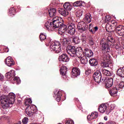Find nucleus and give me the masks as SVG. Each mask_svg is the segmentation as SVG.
<instances>
[{
    "instance_id": "obj_1",
    "label": "nucleus",
    "mask_w": 124,
    "mask_h": 124,
    "mask_svg": "<svg viewBox=\"0 0 124 124\" xmlns=\"http://www.w3.org/2000/svg\"><path fill=\"white\" fill-rule=\"evenodd\" d=\"M62 18L55 16L46 21L45 24V29L48 31H54L55 29H58L59 34H62L67 31V26L63 24Z\"/></svg>"
},
{
    "instance_id": "obj_2",
    "label": "nucleus",
    "mask_w": 124,
    "mask_h": 124,
    "mask_svg": "<svg viewBox=\"0 0 124 124\" xmlns=\"http://www.w3.org/2000/svg\"><path fill=\"white\" fill-rule=\"evenodd\" d=\"M0 101L4 109H7L12 105L15 101V94L13 93H9L8 95H2L0 97Z\"/></svg>"
},
{
    "instance_id": "obj_3",
    "label": "nucleus",
    "mask_w": 124,
    "mask_h": 124,
    "mask_svg": "<svg viewBox=\"0 0 124 124\" xmlns=\"http://www.w3.org/2000/svg\"><path fill=\"white\" fill-rule=\"evenodd\" d=\"M115 42L114 38L111 36H108L107 39V42H104L103 40L101 41L100 47L102 51H107V53L110 51L109 45H113Z\"/></svg>"
},
{
    "instance_id": "obj_4",
    "label": "nucleus",
    "mask_w": 124,
    "mask_h": 124,
    "mask_svg": "<svg viewBox=\"0 0 124 124\" xmlns=\"http://www.w3.org/2000/svg\"><path fill=\"white\" fill-rule=\"evenodd\" d=\"M62 45L59 41L52 42L50 46V49L51 51H55L56 53L59 54L62 52V48L61 47Z\"/></svg>"
},
{
    "instance_id": "obj_5",
    "label": "nucleus",
    "mask_w": 124,
    "mask_h": 124,
    "mask_svg": "<svg viewBox=\"0 0 124 124\" xmlns=\"http://www.w3.org/2000/svg\"><path fill=\"white\" fill-rule=\"evenodd\" d=\"M16 74L15 73V71L12 70L10 72H7L5 74V77L7 79H10V80H12L14 78V80L16 82L17 84H20L21 83V80L19 77H15Z\"/></svg>"
},
{
    "instance_id": "obj_6",
    "label": "nucleus",
    "mask_w": 124,
    "mask_h": 124,
    "mask_svg": "<svg viewBox=\"0 0 124 124\" xmlns=\"http://www.w3.org/2000/svg\"><path fill=\"white\" fill-rule=\"evenodd\" d=\"M124 87V82H121L120 84L116 86V87L113 88L109 91V93L111 96H115L118 93V91L119 89H123Z\"/></svg>"
},
{
    "instance_id": "obj_7",
    "label": "nucleus",
    "mask_w": 124,
    "mask_h": 124,
    "mask_svg": "<svg viewBox=\"0 0 124 124\" xmlns=\"http://www.w3.org/2000/svg\"><path fill=\"white\" fill-rule=\"evenodd\" d=\"M77 48L75 46H68L66 48L67 52L71 57H76Z\"/></svg>"
},
{
    "instance_id": "obj_8",
    "label": "nucleus",
    "mask_w": 124,
    "mask_h": 124,
    "mask_svg": "<svg viewBox=\"0 0 124 124\" xmlns=\"http://www.w3.org/2000/svg\"><path fill=\"white\" fill-rule=\"evenodd\" d=\"M102 76L101 73L100 71L97 70L94 74H93V78L96 83L99 84L102 81H103V79H101Z\"/></svg>"
},
{
    "instance_id": "obj_9",
    "label": "nucleus",
    "mask_w": 124,
    "mask_h": 124,
    "mask_svg": "<svg viewBox=\"0 0 124 124\" xmlns=\"http://www.w3.org/2000/svg\"><path fill=\"white\" fill-rule=\"evenodd\" d=\"M103 62L101 63V66L105 67H109V57L107 54L103 55Z\"/></svg>"
},
{
    "instance_id": "obj_10",
    "label": "nucleus",
    "mask_w": 124,
    "mask_h": 124,
    "mask_svg": "<svg viewBox=\"0 0 124 124\" xmlns=\"http://www.w3.org/2000/svg\"><path fill=\"white\" fill-rule=\"evenodd\" d=\"M88 29V25L85 24L84 22L81 21L78 22V30L80 32L85 31Z\"/></svg>"
},
{
    "instance_id": "obj_11",
    "label": "nucleus",
    "mask_w": 124,
    "mask_h": 124,
    "mask_svg": "<svg viewBox=\"0 0 124 124\" xmlns=\"http://www.w3.org/2000/svg\"><path fill=\"white\" fill-rule=\"evenodd\" d=\"M75 24L71 23L68 26V30L67 31V33L71 35H73L75 33Z\"/></svg>"
},
{
    "instance_id": "obj_12",
    "label": "nucleus",
    "mask_w": 124,
    "mask_h": 124,
    "mask_svg": "<svg viewBox=\"0 0 124 124\" xmlns=\"http://www.w3.org/2000/svg\"><path fill=\"white\" fill-rule=\"evenodd\" d=\"M25 113L28 117H32V115H33V106H28L25 109Z\"/></svg>"
},
{
    "instance_id": "obj_13",
    "label": "nucleus",
    "mask_w": 124,
    "mask_h": 124,
    "mask_svg": "<svg viewBox=\"0 0 124 124\" xmlns=\"http://www.w3.org/2000/svg\"><path fill=\"white\" fill-rule=\"evenodd\" d=\"M5 63L8 66H13L15 64V62L11 57H9L6 59Z\"/></svg>"
},
{
    "instance_id": "obj_14",
    "label": "nucleus",
    "mask_w": 124,
    "mask_h": 124,
    "mask_svg": "<svg viewBox=\"0 0 124 124\" xmlns=\"http://www.w3.org/2000/svg\"><path fill=\"white\" fill-rule=\"evenodd\" d=\"M84 52H83V49L82 47H77L76 50V56L78 58H81V57H84L85 56Z\"/></svg>"
},
{
    "instance_id": "obj_15",
    "label": "nucleus",
    "mask_w": 124,
    "mask_h": 124,
    "mask_svg": "<svg viewBox=\"0 0 124 124\" xmlns=\"http://www.w3.org/2000/svg\"><path fill=\"white\" fill-rule=\"evenodd\" d=\"M98 117V113L96 111H94L91 113V115L87 116V119L88 121H92V120H94Z\"/></svg>"
},
{
    "instance_id": "obj_16",
    "label": "nucleus",
    "mask_w": 124,
    "mask_h": 124,
    "mask_svg": "<svg viewBox=\"0 0 124 124\" xmlns=\"http://www.w3.org/2000/svg\"><path fill=\"white\" fill-rule=\"evenodd\" d=\"M58 11L60 14L62 15V16H64V17L67 16L69 14V12L66 10L64 8H59Z\"/></svg>"
},
{
    "instance_id": "obj_17",
    "label": "nucleus",
    "mask_w": 124,
    "mask_h": 124,
    "mask_svg": "<svg viewBox=\"0 0 124 124\" xmlns=\"http://www.w3.org/2000/svg\"><path fill=\"white\" fill-rule=\"evenodd\" d=\"M60 62H65L69 61V59L66 54H63L60 56L59 58Z\"/></svg>"
},
{
    "instance_id": "obj_18",
    "label": "nucleus",
    "mask_w": 124,
    "mask_h": 124,
    "mask_svg": "<svg viewBox=\"0 0 124 124\" xmlns=\"http://www.w3.org/2000/svg\"><path fill=\"white\" fill-rule=\"evenodd\" d=\"M71 74V75H73V76L77 77V76H78V75H80V70L78 68H76V67L74 68L72 70V72Z\"/></svg>"
},
{
    "instance_id": "obj_19",
    "label": "nucleus",
    "mask_w": 124,
    "mask_h": 124,
    "mask_svg": "<svg viewBox=\"0 0 124 124\" xmlns=\"http://www.w3.org/2000/svg\"><path fill=\"white\" fill-rule=\"evenodd\" d=\"M84 53L85 54V57H87V58H91L93 56V52L88 48L84 49Z\"/></svg>"
},
{
    "instance_id": "obj_20",
    "label": "nucleus",
    "mask_w": 124,
    "mask_h": 124,
    "mask_svg": "<svg viewBox=\"0 0 124 124\" xmlns=\"http://www.w3.org/2000/svg\"><path fill=\"white\" fill-rule=\"evenodd\" d=\"M107 109V106L106 104H101L98 108V110L100 113H104Z\"/></svg>"
},
{
    "instance_id": "obj_21",
    "label": "nucleus",
    "mask_w": 124,
    "mask_h": 124,
    "mask_svg": "<svg viewBox=\"0 0 124 124\" xmlns=\"http://www.w3.org/2000/svg\"><path fill=\"white\" fill-rule=\"evenodd\" d=\"M117 75L120 77L124 78V67L120 68L117 70Z\"/></svg>"
},
{
    "instance_id": "obj_22",
    "label": "nucleus",
    "mask_w": 124,
    "mask_h": 124,
    "mask_svg": "<svg viewBox=\"0 0 124 124\" xmlns=\"http://www.w3.org/2000/svg\"><path fill=\"white\" fill-rule=\"evenodd\" d=\"M113 82L112 78H108L106 82V88H111L113 86Z\"/></svg>"
},
{
    "instance_id": "obj_23",
    "label": "nucleus",
    "mask_w": 124,
    "mask_h": 124,
    "mask_svg": "<svg viewBox=\"0 0 124 124\" xmlns=\"http://www.w3.org/2000/svg\"><path fill=\"white\" fill-rule=\"evenodd\" d=\"M84 21L85 23L89 24L90 22H92V16L90 14H87L84 18Z\"/></svg>"
},
{
    "instance_id": "obj_24",
    "label": "nucleus",
    "mask_w": 124,
    "mask_h": 124,
    "mask_svg": "<svg viewBox=\"0 0 124 124\" xmlns=\"http://www.w3.org/2000/svg\"><path fill=\"white\" fill-rule=\"evenodd\" d=\"M106 29L107 31H108V32H112L114 30H115L116 32V29H117V27H112V25L110 24H107L106 26Z\"/></svg>"
},
{
    "instance_id": "obj_25",
    "label": "nucleus",
    "mask_w": 124,
    "mask_h": 124,
    "mask_svg": "<svg viewBox=\"0 0 124 124\" xmlns=\"http://www.w3.org/2000/svg\"><path fill=\"white\" fill-rule=\"evenodd\" d=\"M64 9H65L67 11H70L72 9V5L68 2H66L63 5Z\"/></svg>"
},
{
    "instance_id": "obj_26",
    "label": "nucleus",
    "mask_w": 124,
    "mask_h": 124,
    "mask_svg": "<svg viewBox=\"0 0 124 124\" xmlns=\"http://www.w3.org/2000/svg\"><path fill=\"white\" fill-rule=\"evenodd\" d=\"M101 72L104 75H106V76H112V75H113V73L105 69H102Z\"/></svg>"
},
{
    "instance_id": "obj_27",
    "label": "nucleus",
    "mask_w": 124,
    "mask_h": 124,
    "mask_svg": "<svg viewBox=\"0 0 124 124\" xmlns=\"http://www.w3.org/2000/svg\"><path fill=\"white\" fill-rule=\"evenodd\" d=\"M48 14L51 18L57 14V11L55 8H51L48 11Z\"/></svg>"
},
{
    "instance_id": "obj_28",
    "label": "nucleus",
    "mask_w": 124,
    "mask_h": 124,
    "mask_svg": "<svg viewBox=\"0 0 124 124\" xmlns=\"http://www.w3.org/2000/svg\"><path fill=\"white\" fill-rule=\"evenodd\" d=\"M78 59L80 60L81 63L82 64H87L88 63V58L85 55L83 56H81V57H79Z\"/></svg>"
},
{
    "instance_id": "obj_29",
    "label": "nucleus",
    "mask_w": 124,
    "mask_h": 124,
    "mask_svg": "<svg viewBox=\"0 0 124 124\" xmlns=\"http://www.w3.org/2000/svg\"><path fill=\"white\" fill-rule=\"evenodd\" d=\"M89 63L91 66H96L98 62L94 58H92L89 61Z\"/></svg>"
},
{
    "instance_id": "obj_30",
    "label": "nucleus",
    "mask_w": 124,
    "mask_h": 124,
    "mask_svg": "<svg viewBox=\"0 0 124 124\" xmlns=\"http://www.w3.org/2000/svg\"><path fill=\"white\" fill-rule=\"evenodd\" d=\"M67 71V68L66 67L63 66L61 67L60 69V74L62 75V76H65L66 75V72Z\"/></svg>"
},
{
    "instance_id": "obj_31",
    "label": "nucleus",
    "mask_w": 124,
    "mask_h": 124,
    "mask_svg": "<svg viewBox=\"0 0 124 124\" xmlns=\"http://www.w3.org/2000/svg\"><path fill=\"white\" fill-rule=\"evenodd\" d=\"M69 42H70V40L69 38H65L63 39L62 41V44L63 46H66L67 44H69Z\"/></svg>"
},
{
    "instance_id": "obj_32",
    "label": "nucleus",
    "mask_w": 124,
    "mask_h": 124,
    "mask_svg": "<svg viewBox=\"0 0 124 124\" xmlns=\"http://www.w3.org/2000/svg\"><path fill=\"white\" fill-rule=\"evenodd\" d=\"M114 48H115V49L117 50V51H119L118 53L122 54V52H123V49H122L121 45L120 44H115L114 45Z\"/></svg>"
},
{
    "instance_id": "obj_33",
    "label": "nucleus",
    "mask_w": 124,
    "mask_h": 124,
    "mask_svg": "<svg viewBox=\"0 0 124 124\" xmlns=\"http://www.w3.org/2000/svg\"><path fill=\"white\" fill-rule=\"evenodd\" d=\"M55 96L56 97V99L58 102L61 101V99L62 98V92L58 91Z\"/></svg>"
},
{
    "instance_id": "obj_34",
    "label": "nucleus",
    "mask_w": 124,
    "mask_h": 124,
    "mask_svg": "<svg viewBox=\"0 0 124 124\" xmlns=\"http://www.w3.org/2000/svg\"><path fill=\"white\" fill-rule=\"evenodd\" d=\"M73 42L74 43H75V44H79L80 43V42L81 41V40L80 39V38L78 36L74 37L73 39Z\"/></svg>"
},
{
    "instance_id": "obj_35",
    "label": "nucleus",
    "mask_w": 124,
    "mask_h": 124,
    "mask_svg": "<svg viewBox=\"0 0 124 124\" xmlns=\"http://www.w3.org/2000/svg\"><path fill=\"white\" fill-rule=\"evenodd\" d=\"M32 103L31 99V98H26L25 100L24 104L25 106H31V104Z\"/></svg>"
},
{
    "instance_id": "obj_36",
    "label": "nucleus",
    "mask_w": 124,
    "mask_h": 124,
    "mask_svg": "<svg viewBox=\"0 0 124 124\" xmlns=\"http://www.w3.org/2000/svg\"><path fill=\"white\" fill-rule=\"evenodd\" d=\"M15 12H16L15 8H11L10 9L9 11V14L10 16H12L13 15H15Z\"/></svg>"
},
{
    "instance_id": "obj_37",
    "label": "nucleus",
    "mask_w": 124,
    "mask_h": 124,
    "mask_svg": "<svg viewBox=\"0 0 124 124\" xmlns=\"http://www.w3.org/2000/svg\"><path fill=\"white\" fill-rule=\"evenodd\" d=\"M88 39L90 45L93 46V45L94 44L93 39V37L92 36H89L88 38Z\"/></svg>"
},
{
    "instance_id": "obj_38",
    "label": "nucleus",
    "mask_w": 124,
    "mask_h": 124,
    "mask_svg": "<svg viewBox=\"0 0 124 124\" xmlns=\"http://www.w3.org/2000/svg\"><path fill=\"white\" fill-rule=\"evenodd\" d=\"M84 11H83V10H79L76 12V16L77 17H81L83 15Z\"/></svg>"
},
{
    "instance_id": "obj_39",
    "label": "nucleus",
    "mask_w": 124,
    "mask_h": 124,
    "mask_svg": "<svg viewBox=\"0 0 124 124\" xmlns=\"http://www.w3.org/2000/svg\"><path fill=\"white\" fill-rule=\"evenodd\" d=\"M73 6L75 7H78V6H82V2L81 1H78L76 2H75L73 4Z\"/></svg>"
},
{
    "instance_id": "obj_40",
    "label": "nucleus",
    "mask_w": 124,
    "mask_h": 124,
    "mask_svg": "<svg viewBox=\"0 0 124 124\" xmlns=\"http://www.w3.org/2000/svg\"><path fill=\"white\" fill-rule=\"evenodd\" d=\"M81 41L85 44L87 42V37L84 34H82L81 37Z\"/></svg>"
},
{
    "instance_id": "obj_41",
    "label": "nucleus",
    "mask_w": 124,
    "mask_h": 124,
    "mask_svg": "<svg viewBox=\"0 0 124 124\" xmlns=\"http://www.w3.org/2000/svg\"><path fill=\"white\" fill-rule=\"evenodd\" d=\"M40 39L41 41H44L46 39V35L41 33L40 35Z\"/></svg>"
},
{
    "instance_id": "obj_42",
    "label": "nucleus",
    "mask_w": 124,
    "mask_h": 124,
    "mask_svg": "<svg viewBox=\"0 0 124 124\" xmlns=\"http://www.w3.org/2000/svg\"><path fill=\"white\" fill-rule=\"evenodd\" d=\"M92 73V70L90 69V68H88L87 69H85V74L86 75H90Z\"/></svg>"
},
{
    "instance_id": "obj_43",
    "label": "nucleus",
    "mask_w": 124,
    "mask_h": 124,
    "mask_svg": "<svg viewBox=\"0 0 124 124\" xmlns=\"http://www.w3.org/2000/svg\"><path fill=\"white\" fill-rule=\"evenodd\" d=\"M29 122V118L28 117H24V119L22 120V123L23 124H27Z\"/></svg>"
},
{
    "instance_id": "obj_44",
    "label": "nucleus",
    "mask_w": 124,
    "mask_h": 124,
    "mask_svg": "<svg viewBox=\"0 0 124 124\" xmlns=\"http://www.w3.org/2000/svg\"><path fill=\"white\" fill-rule=\"evenodd\" d=\"M111 20V16H105V21L106 23L109 22Z\"/></svg>"
},
{
    "instance_id": "obj_45",
    "label": "nucleus",
    "mask_w": 124,
    "mask_h": 124,
    "mask_svg": "<svg viewBox=\"0 0 124 124\" xmlns=\"http://www.w3.org/2000/svg\"><path fill=\"white\" fill-rule=\"evenodd\" d=\"M53 42L51 40V39L48 38L46 40V44H47L48 46H51V43Z\"/></svg>"
},
{
    "instance_id": "obj_46",
    "label": "nucleus",
    "mask_w": 124,
    "mask_h": 124,
    "mask_svg": "<svg viewBox=\"0 0 124 124\" xmlns=\"http://www.w3.org/2000/svg\"><path fill=\"white\" fill-rule=\"evenodd\" d=\"M73 62L75 65H79V62H78V60H77V59L75 58Z\"/></svg>"
},
{
    "instance_id": "obj_47",
    "label": "nucleus",
    "mask_w": 124,
    "mask_h": 124,
    "mask_svg": "<svg viewBox=\"0 0 124 124\" xmlns=\"http://www.w3.org/2000/svg\"><path fill=\"white\" fill-rule=\"evenodd\" d=\"M66 124H74V122L73 120H69L66 122Z\"/></svg>"
},
{
    "instance_id": "obj_48",
    "label": "nucleus",
    "mask_w": 124,
    "mask_h": 124,
    "mask_svg": "<svg viewBox=\"0 0 124 124\" xmlns=\"http://www.w3.org/2000/svg\"><path fill=\"white\" fill-rule=\"evenodd\" d=\"M89 31L90 32H92L93 34H94V33H95V31H94V30H93V29H92L91 27H89Z\"/></svg>"
},
{
    "instance_id": "obj_49",
    "label": "nucleus",
    "mask_w": 124,
    "mask_h": 124,
    "mask_svg": "<svg viewBox=\"0 0 124 124\" xmlns=\"http://www.w3.org/2000/svg\"><path fill=\"white\" fill-rule=\"evenodd\" d=\"M107 124H117L114 121H109L107 123Z\"/></svg>"
},
{
    "instance_id": "obj_50",
    "label": "nucleus",
    "mask_w": 124,
    "mask_h": 124,
    "mask_svg": "<svg viewBox=\"0 0 124 124\" xmlns=\"http://www.w3.org/2000/svg\"><path fill=\"white\" fill-rule=\"evenodd\" d=\"M4 78V77H3V75H2V74L0 73V80L3 81Z\"/></svg>"
},
{
    "instance_id": "obj_51",
    "label": "nucleus",
    "mask_w": 124,
    "mask_h": 124,
    "mask_svg": "<svg viewBox=\"0 0 124 124\" xmlns=\"http://www.w3.org/2000/svg\"><path fill=\"white\" fill-rule=\"evenodd\" d=\"M98 31V27L97 26H95L94 27V31Z\"/></svg>"
},
{
    "instance_id": "obj_52",
    "label": "nucleus",
    "mask_w": 124,
    "mask_h": 124,
    "mask_svg": "<svg viewBox=\"0 0 124 124\" xmlns=\"http://www.w3.org/2000/svg\"><path fill=\"white\" fill-rule=\"evenodd\" d=\"M112 25H117V22H115V21L112 22Z\"/></svg>"
},
{
    "instance_id": "obj_53",
    "label": "nucleus",
    "mask_w": 124,
    "mask_h": 124,
    "mask_svg": "<svg viewBox=\"0 0 124 124\" xmlns=\"http://www.w3.org/2000/svg\"><path fill=\"white\" fill-rule=\"evenodd\" d=\"M104 120H105V121H107V120H108V118H107V117H105Z\"/></svg>"
},
{
    "instance_id": "obj_54",
    "label": "nucleus",
    "mask_w": 124,
    "mask_h": 124,
    "mask_svg": "<svg viewBox=\"0 0 124 124\" xmlns=\"http://www.w3.org/2000/svg\"><path fill=\"white\" fill-rule=\"evenodd\" d=\"M18 124H22V123H21V121H19V122H18Z\"/></svg>"
},
{
    "instance_id": "obj_55",
    "label": "nucleus",
    "mask_w": 124,
    "mask_h": 124,
    "mask_svg": "<svg viewBox=\"0 0 124 124\" xmlns=\"http://www.w3.org/2000/svg\"><path fill=\"white\" fill-rule=\"evenodd\" d=\"M89 26H90V27H91V26H92V24H90L89 25Z\"/></svg>"
},
{
    "instance_id": "obj_56",
    "label": "nucleus",
    "mask_w": 124,
    "mask_h": 124,
    "mask_svg": "<svg viewBox=\"0 0 124 124\" xmlns=\"http://www.w3.org/2000/svg\"><path fill=\"white\" fill-rule=\"evenodd\" d=\"M112 106H113V105H111V107H112Z\"/></svg>"
}]
</instances>
